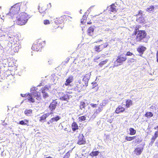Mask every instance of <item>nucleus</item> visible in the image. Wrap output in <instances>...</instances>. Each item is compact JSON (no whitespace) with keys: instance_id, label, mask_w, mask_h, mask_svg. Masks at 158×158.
Listing matches in <instances>:
<instances>
[{"instance_id":"nucleus-1","label":"nucleus","mask_w":158,"mask_h":158,"mask_svg":"<svg viewBox=\"0 0 158 158\" xmlns=\"http://www.w3.org/2000/svg\"><path fill=\"white\" fill-rule=\"evenodd\" d=\"M20 5L21 3H20L15 4L11 7L9 12L8 13L5 14V15H3L2 17L6 16L7 18H11L13 19V18L16 16L17 14L20 11Z\"/></svg>"},{"instance_id":"nucleus-2","label":"nucleus","mask_w":158,"mask_h":158,"mask_svg":"<svg viewBox=\"0 0 158 158\" xmlns=\"http://www.w3.org/2000/svg\"><path fill=\"white\" fill-rule=\"evenodd\" d=\"M133 34L137 35L136 40L138 42L147 43L148 40L146 36L147 35L146 32L143 30L139 31L138 29L135 30L133 32Z\"/></svg>"},{"instance_id":"nucleus-3","label":"nucleus","mask_w":158,"mask_h":158,"mask_svg":"<svg viewBox=\"0 0 158 158\" xmlns=\"http://www.w3.org/2000/svg\"><path fill=\"white\" fill-rule=\"evenodd\" d=\"M28 16L27 14L26 13H21L19 15L15 17L16 18V23L19 25H25L29 18H30Z\"/></svg>"},{"instance_id":"nucleus-4","label":"nucleus","mask_w":158,"mask_h":158,"mask_svg":"<svg viewBox=\"0 0 158 158\" xmlns=\"http://www.w3.org/2000/svg\"><path fill=\"white\" fill-rule=\"evenodd\" d=\"M36 89L37 88L35 87H32L31 89V94H28L29 95L28 100L33 103L35 102L34 99L33 98V97H36V98L37 100L40 99V93L37 92L36 90Z\"/></svg>"},{"instance_id":"nucleus-5","label":"nucleus","mask_w":158,"mask_h":158,"mask_svg":"<svg viewBox=\"0 0 158 158\" xmlns=\"http://www.w3.org/2000/svg\"><path fill=\"white\" fill-rule=\"evenodd\" d=\"M127 59L126 55H121L119 56L117 59L116 60L114 63V66L117 67L122 64L123 62Z\"/></svg>"},{"instance_id":"nucleus-6","label":"nucleus","mask_w":158,"mask_h":158,"mask_svg":"<svg viewBox=\"0 0 158 158\" xmlns=\"http://www.w3.org/2000/svg\"><path fill=\"white\" fill-rule=\"evenodd\" d=\"M0 44H1L2 48L6 51L12 49L13 44L11 43V42H9L8 41L6 40L2 42Z\"/></svg>"},{"instance_id":"nucleus-7","label":"nucleus","mask_w":158,"mask_h":158,"mask_svg":"<svg viewBox=\"0 0 158 158\" xmlns=\"http://www.w3.org/2000/svg\"><path fill=\"white\" fill-rule=\"evenodd\" d=\"M2 37H4L3 40H6L9 42H11V43L12 44H15L14 40L15 37L14 35L5 34V35L2 36Z\"/></svg>"},{"instance_id":"nucleus-8","label":"nucleus","mask_w":158,"mask_h":158,"mask_svg":"<svg viewBox=\"0 0 158 158\" xmlns=\"http://www.w3.org/2000/svg\"><path fill=\"white\" fill-rule=\"evenodd\" d=\"M58 105V102L56 100H54L50 103L49 106V108L51 111V113H53V111L56 108Z\"/></svg>"},{"instance_id":"nucleus-9","label":"nucleus","mask_w":158,"mask_h":158,"mask_svg":"<svg viewBox=\"0 0 158 158\" xmlns=\"http://www.w3.org/2000/svg\"><path fill=\"white\" fill-rule=\"evenodd\" d=\"M86 143L85 139L82 134H80L78 136L77 144L79 145L84 144Z\"/></svg>"},{"instance_id":"nucleus-10","label":"nucleus","mask_w":158,"mask_h":158,"mask_svg":"<svg viewBox=\"0 0 158 158\" xmlns=\"http://www.w3.org/2000/svg\"><path fill=\"white\" fill-rule=\"evenodd\" d=\"M42 44L41 43L38 41L37 43V44H34L32 47H31V49L33 50L36 51H41V48H42Z\"/></svg>"},{"instance_id":"nucleus-11","label":"nucleus","mask_w":158,"mask_h":158,"mask_svg":"<svg viewBox=\"0 0 158 158\" xmlns=\"http://www.w3.org/2000/svg\"><path fill=\"white\" fill-rule=\"evenodd\" d=\"M49 88V86L46 85L41 89L42 93L43 94V97L44 98H46L48 97V95L47 92Z\"/></svg>"},{"instance_id":"nucleus-12","label":"nucleus","mask_w":158,"mask_h":158,"mask_svg":"<svg viewBox=\"0 0 158 158\" xmlns=\"http://www.w3.org/2000/svg\"><path fill=\"white\" fill-rule=\"evenodd\" d=\"M91 75L90 73L86 74L84 77L82 81L84 82V84H83V87H86L88 86V81L89 80Z\"/></svg>"},{"instance_id":"nucleus-13","label":"nucleus","mask_w":158,"mask_h":158,"mask_svg":"<svg viewBox=\"0 0 158 158\" xmlns=\"http://www.w3.org/2000/svg\"><path fill=\"white\" fill-rule=\"evenodd\" d=\"M60 116L58 115H56V117L51 118L49 121L48 122L47 124L49 125L50 123L52 124L54 122H57L58 120H60Z\"/></svg>"},{"instance_id":"nucleus-14","label":"nucleus","mask_w":158,"mask_h":158,"mask_svg":"<svg viewBox=\"0 0 158 158\" xmlns=\"http://www.w3.org/2000/svg\"><path fill=\"white\" fill-rule=\"evenodd\" d=\"M155 8L154 6L151 5L146 8L145 10L146 11L150 13L154 14L156 12Z\"/></svg>"},{"instance_id":"nucleus-15","label":"nucleus","mask_w":158,"mask_h":158,"mask_svg":"<svg viewBox=\"0 0 158 158\" xmlns=\"http://www.w3.org/2000/svg\"><path fill=\"white\" fill-rule=\"evenodd\" d=\"M93 7V6L90 7V8H89L88 10H87L86 12L85 13L84 15L83 16V19H82L81 20V23L84 24V23H86V20L85 19L86 18V16L87 15V14L88 13V14H89V13L91 11L90 9Z\"/></svg>"},{"instance_id":"nucleus-16","label":"nucleus","mask_w":158,"mask_h":158,"mask_svg":"<svg viewBox=\"0 0 158 158\" xmlns=\"http://www.w3.org/2000/svg\"><path fill=\"white\" fill-rule=\"evenodd\" d=\"M143 150V147H142L136 148L134 151V152L136 155H140L142 153Z\"/></svg>"},{"instance_id":"nucleus-17","label":"nucleus","mask_w":158,"mask_h":158,"mask_svg":"<svg viewBox=\"0 0 158 158\" xmlns=\"http://www.w3.org/2000/svg\"><path fill=\"white\" fill-rule=\"evenodd\" d=\"M73 81V77L72 76H69L67 79L65 83L66 86H68L70 85V83L72 82Z\"/></svg>"},{"instance_id":"nucleus-18","label":"nucleus","mask_w":158,"mask_h":158,"mask_svg":"<svg viewBox=\"0 0 158 158\" xmlns=\"http://www.w3.org/2000/svg\"><path fill=\"white\" fill-rule=\"evenodd\" d=\"M125 108L121 106H119L115 110V113L118 114L120 112H123L125 110Z\"/></svg>"},{"instance_id":"nucleus-19","label":"nucleus","mask_w":158,"mask_h":158,"mask_svg":"<svg viewBox=\"0 0 158 158\" xmlns=\"http://www.w3.org/2000/svg\"><path fill=\"white\" fill-rule=\"evenodd\" d=\"M146 49V48L145 47L143 46H140L138 47L137 50L139 53L143 54Z\"/></svg>"},{"instance_id":"nucleus-20","label":"nucleus","mask_w":158,"mask_h":158,"mask_svg":"<svg viewBox=\"0 0 158 158\" xmlns=\"http://www.w3.org/2000/svg\"><path fill=\"white\" fill-rule=\"evenodd\" d=\"M14 48H13V51L15 52H18L19 49L21 47V46L20 45L17 44H13Z\"/></svg>"},{"instance_id":"nucleus-21","label":"nucleus","mask_w":158,"mask_h":158,"mask_svg":"<svg viewBox=\"0 0 158 158\" xmlns=\"http://www.w3.org/2000/svg\"><path fill=\"white\" fill-rule=\"evenodd\" d=\"M94 29V27H91L88 28L87 32L89 35L90 36H92L93 35Z\"/></svg>"},{"instance_id":"nucleus-22","label":"nucleus","mask_w":158,"mask_h":158,"mask_svg":"<svg viewBox=\"0 0 158 158\" xmlns=\"http://www.w3.org/2000/svg\"><path fill=\"white\" fill-rule=\"evenodd\" d=\"M60 99L61 100L68 101L69 100V98L68 95L67 94H64L63 96L60 97Z\"/></svg>"},{"instance_id":"nucleus-23","label":"nucleus","mask_w":158,"mask_h":158,"mask_svg":"<svg viewBox=\"0 0 158 158\" xmlns=\"http://www.w3.org/2000/svg\"><path fill=\"white\" fill-rule=\"evenodd\" d=\"M87 104L86 103H85L84 102H80V109L81 110H83L84 111L85 107L86 106Z\"/></svg>"},{"instance_id":"nucleus-24","label":"nucleus","mask_w":158,"mask_h":158,"mask_svg":"<svg viewBox=\"0 0 158 158\" xmlns=\"http://www.w3.org/2000/svg\"><path fill=\"white\" fill-rule=\"evenodd\" d=\"M116 7L114 4H112L110 6V11L113 12H116L117 9L116 8Z\"/></svg>"},{"instance_id":"nucleus-25","label":"nucleus","mask_w":158,"mask_h":158,"mask_svg":"<svg viewBox=\"0 0 158 158\" xmlns=\"http://www.w3.org/2000/svg\"><path fill=\"white\" fill-rule=\"evenodd\" d=\"M102 107H99L96 110L94 113L93 114V116L95 118L97 114L99 113L102 111Z\"/></svg>"},{"instance_id":"nucleus-26","label":"nucleus","mask_w":158,"mask_h":158,"mask_svg":"<svg viewBox=\"0 0 158 158\" xmlns=\"http://www.w3.org/2000/svg\"><path fill=\"white\" fill-rule=\"evenodd\" d=\"M72 130L73 131H75L76 130L78 129V126L77 123L73 122V123L72 125Z\"/></svg>"},{"instance_id":"nucleus-27","label":"nucleus","mask_w":158,"mask_h":158,"mask_svg":"<svg viewBox=\"0 0 158 158\" xmlns=\"http://www.w3.org/2000/svg\"><path fill=\"white\" fill-rule=\"evenodd\" d=\"M28 122V120L27 119H25L23 120H21L19 121V124L22 125H27L28 126L29 125H27Z\"/></svg>"},{"instance_id":"nucleus-28","label":"nucleus","mask_w":158,"mask_h":158,"mask_svg":"<svg viewBox=\"0 0 158 158\" xmlns=\"http://www.w3.org/2000/svg\"><path fill=\"white\" fill-rule=\"evenodd\" d=\"M126 102V106L127 108L131 106L132 105V102L131 100H127Z\"/></svg>"},{"instance_id":"nucleus-29","label":"nucleus","mask_w":158,"mask_h":158,"mask_svg":"<svg viewBox=\"0 0 158 158\" xmlns=\"http://www.w3.org/2000/svg\"><path fill=\"white\" fill-rule=\"evenodd\" d=\"M94 49L95 51L98 52L101 51L102 50V49L101 48L100 45L95 46Z\"/></svg>"},{"instance_id":"nucleus-30","label":"nucleus","mask_w":158,"mask_h":158,"mask_svg":"<svg viewBox=\"0 0 158 158\" xmlns=\"http://www.w3.org/2000/svg\"><path fill=\"white\" fill-rule=\"evenodd\" d=\"M130 133V135H134L136 132V131L133 128H129Z\"/></svg>"},{"instance_id":"nucleus-31","label":"nucleus","mask_w":158,"mask_h":158,"mask_svg":"<svg viewBox=\"0 0 158 158\" xmlns=\"http://www.w3.org/2000/svg\"><path fill=\"white\" fill-rule=\"evenodd\" d=\"M32 113V110H31L26 109L24 112L25 114L27 116H28Z\"/></svg>"},{"instance_id":"nucleus-32","label":"nucleus","mask_w":158,"mask_h":158,"mask_svg":"<svg viewBox=\"0 0 158 158\" xmlns=\"http://www.w3.org/2000/svg\"><path fill=\"white\" fill-rule=\"evenodd\" d=\"M46 118H47L45 117V116L44 114L42 116L40 117L39 121L40 122L43 123L45 121V120Z\"/></svg>"},{"instance_id":"nucleus-33","label":"nucleus","mask_w":158,"mask_h":158,"mask_svg":"<svg viewBox=\"0 0 158 158\" xmlns=\"http://www.w3.org/2000/svg\"><path fill=\"white\" fill-rule=\"evenodd\" d=\"M99 152L98 151H93L90 154V155L91 156H96L98 155Z\"/></svg>"},{"instance_id":"nucleus-34","label":"nucleus","mask_w":158,"mask_h":158,"mask_svg":"<svg viewBox=\"0 0 158 158\" xmlns=\"http://www.w3.org/2000/svg\"><path fill=\"white\" fill-rule=\"evenodd\" d=\"M78 119L80 122H81L84 121L86 119V117L85 115L79 117L78 118Z\"/></svg>"},{"instance_id":"nucleus-35","label":"nucleus","mask_w":158,"mask_h":158,"mask_svg":"<svg viewBox=\"0 0 158 158\" xmlns=\"http://www.w3.org/2000/svg\"><path fill=\"white\" fill-rule=\"evenodd\" d=\"M145 117L149 118L153 116V114L151 112H147L145 114Z\"/></svg>"},{"instance_id":"nucleus-36","label":"nucleus","mask_w":158,"mask_h":158,"mask_svg":"<svg viewBox=\"0 0 158 158\" xmlns=\"http://www.w3.org/2000/svg\"><path fill=\"white\" fill-rule=\"evenodd\" d=\"M108 44L107 42H106L103 44H102L100 45V46L101 47V48L103 49L104 48H106L108 46Z\"/></svg>"},{"instance_id":"nucleus-37","label":"nucleus","mask_w":158,"mask_h":158,"mask_svg":"<svg viewBox=\"0 0 158 158\" xmlns=\"http://www.w3.org/2000/svg\"><path fill=\"white\" fill-rule=\"evenodd\" d=\"M138 21L140 23H142L144 22L145 20L143 17H139L138 19H137Z\"/></svg>"},{"instance_id":"nucleus-38","label":"nucleus","mask_w":158,"mask_h":158,"mask_svg":"<svg viewBox=\"0 0 158 158\" xmlns=\"http://www.w3.org/2000/svg\"><path fill=\"white\" fill-rule=\"evenodd\" d=\"M107 62V60H105L102 61L99 64V65L101 67H102L103 65H104L105 64H106Z\"/></svg>"},{"instance_id":"nucleus-39","label":"nucleus","mask_w":158,"mask_h":158,"mask_svg":"<svg viewBox=\"0 0 158 158\" xmlns=\"http://www.w3.org/2000/svg\"><path fill=\"white\" fill-rule=\"evenodd\" d=\"M141 141H142V139H141V138H137L135 140L134 142L135 143L138 144L140 143Z\"/></svg>"},{"instance_id":"nucleus-40","label":"nucleus","mask_w":158,"mask_h":158,"mask_svg":"<svg viewBox=\"0 0 158 158\" xmlns=\"http://www.w3.org/2000/svg\"><path fill=\"white\" fill-rule=\"evenodd\" d=\"M2 31L1 29H0V41H2L4 40V37H2V36L5 35V34H2L1 32Z\"/></svg>"},{"instance_id":"nucleus-41","label":"nucleus","mask_w":158,"mask_h":158,"mask_svg":"<svg viewBox=\"0 0 158 158\" xmlns=\"http://www.w3.org/2000/svg\"><path fill=\"white\" fill-rule=\"evenodd\" d=\"M156 139L154 137H152L151 139V142L149 143V145L152 146L153 143H154Z\"/></svg>"},{"instance_id":"nucleus-42","label":"nucleus","mask_w":158,"mask_h":158,"mask_svg":"<svg viewBox=\"0 0 158 158\" xmlns=\"http://www.w3.org/2000/svg\"><path fill=\"white\" fill-rule=\"evenodd\" d=\"M70 156V153L69 152H68L65 154L63 158H69Z\"/></svg>"},{"instance_id":"nucleus-43","label":"nucleus","mask_w":158,"mask_h":158,"mask_svg":"<svg viewBox=\"0 0 158 158\" xmlns=\"http://www.w3.org/2000/svg\"><path fill=\"white\" fill-rule=\"evenodd\" d=\"M59 19L56 18V19L55 20L54 22L56 24H58L59 23H60L61 22L60 21H59Z\"/></svg>"},{"instance_id":"nucleus-44","label":"nucleus","mask_w":158,"mask_h":158,"mask_svg":"<svg viewBox=\"0 0 158 158\" xmlns=\"http://www.w3.org/2000/svg\"><path fill=\"white\" fill-rule=\"evenodd\" d=\"M44 23L45 25H47L50 23V21L48 20H44Z\"/></svg>"},{"instance_id":"nucleus-45","label":"nucleus","mask_w":158,"mask_h":158,"mask_svg":"<svg viewBox=\"0 0 158 158\" xmlns=\"http://www.w3.org/2000/svg\"><path fill=\"white\" fill-rule=\"evenodd\" d=\"M126 55V56H131L132 55L134 56V54L130 52H128L127 53Z\"/></svg>"},{"instance_id":"nucleus-46","label":"nucleus","mask_w":158,"mask_h":158,"mask_svg":"<svg viewBox=\"0 0 158 158\" xmlns=\"http://www.w3.org/2000/svg\"><path fill=\"white\" fill-rule=\"evenodd\" d=\"M158 131H156L155 132L154 134V136L153 137H154L156 139L158 137Z\"/></svg>"},{"instance_id":"nucleus-47","label":"nucleus","mask_w":158,"mask_h":158,"mask_svg":"<svg viewBox=\"0 0 158 158\" xmlns=\"http://www.w3.org/2000/svg\"><path fill=\"white\" fill-rule=\"evenodd\" d=\"M125 139L128 141H130L131 140V137H128L126 136L125 138Z\"/></svg>"},{"instance_id":"nucleus-48","label":"nucleus","mask_w":158,"mask_h":158,"mask_svg":"<svg viewBox=\"0 0 158 158\" xmlns=\"http://www.w3.org/2000/svg\"><path fill=\"white\" fill-rule=\"evenodd\" d=\"M90 105L93 107H97V105L96 104H94L93 103H91L90 104Z\"/></svg>"},{"instance_id":"nucleus-49","label":"nucleus","mask_w":158,"mask_h":158,"mask_svg":"<svg viewBox=\"0 0 158 158\" xmlns=\"http://www.w3.org/2000/svg\"><path fill=\"white\" fill-rule=\"evenodd\" d=\"M52 113H51V112L50 113H48L45 114H44V115L45 116V117H46V118L48 117L49 115L51 114H52Z\"/></svg>"},{"instance_id":"nucleus-50","label":"nucleus","mask_w":158,"mask_h":158,"mask_svg":"<svg viewBox=\"0 0 158 158\" xmlns=\"http://www.w3.org/2000/svg\"><path fill=\"white\" fill-rule=\"evenodd\" d=\"M21 95L22 97H25L26 96H28V97L29 96V95H28V94H21Z\"/></svg>"},{"instance_id":"nucleus-51","label":"nucleus","mask_w":158,"mask_h":158,"mask_svg":"<svg viewBox=\"0 0 158 158\" xmlns=\"http://www.w3.org/2000/svg\"><path fill=\"white\" fill-rule=\"evenodd\" d=\"M39 12L41 14H45V10L42 11L41 10L39 9Z\"/></svg>"},{"instance_id":"nucleus-52","label":"nucleus","mask_w":158,"mask_h":158,"mask_svg":"<svg viewBox=\"0 0 158 158\" xmlns=\"http://www.w3.org/2000/svg\"><path fill=\"white\" fill-rule=\"evenodd\" d=\"M156 57L157 59V61L158 63V51H157L156 54Z\"/></svg>"},{"instance_id":"nucleus-53","label":"nucleus","mask_w":158,"mask_h":158,"mask_svg":"<svg viewBox=\"0 0 158 158\" xmlns=\"http://www.w3.org/2000/svg\"><path fill=\"white\" fill-rule=\"evenodd\" d=\"M154 6V7H155V10L157 9L158 8V5H153Z\"/></svg>"},{"instance_id":"nucleus-54","label":"nucleus","mask_w":158,"mask_h":158,"mask_svg":"<svg viewBox=\"0 0 158 158\" xmlns=\"http://www.w3.org/2000/svg\"><path fill=\"white\" fill-rule=\"evenodd\" d=\"M102 103H103V104H105V106L106 105V101L105 100H103L102 102Z\"/></svg>"},{"instance_id":"nucleus-55","label":"nucleus","mask_w":158,"mask_h":158,"mask_svg":"<svg viewBox=\"0 0 158 158\" xmlns=\"http://www.w3.org/2000/svg\"><path fill=\"white\" fill-rule=\"evenodd\" d=\"M137 137L136 136L131 137V140H132V139H136L137 138Z\"/></svg>"},{"instance_id":"nucleus-56","label":"nucleus","mask_w":158,"mask_h":158,"mask_svg":"<svg viewBox=\"0 0 158 158\" xmlns=\"http://www.w3.org/2000/svg\"><path fill=\"white\" fill-rule=\"evenodd\" d=\"M48 62L49 63V64H51L52 63V61L50 60L48 61Z\"/></svg>"},{"instance_id":"nucleus-57","label":"nucleus","mask_w":158,"mask_h":158,"mask_svg":"<svg viewBox=\"0 0 158 158\" xmlns=\"http://www.w3.org/2000/svg\"><path fill=\"white\" fill-rule=\"evenodd\" d=\"M100 106H105V104H103V103H101L100 104Z\"/></svg>"},{"instance_id":"nucleus-58","label":"nucleus","mask_w":158,"mask_h":158,"mask_svg":"<svg viewBox=\"0 0 158 158\" xmlns=\"http://www.w3.org/2000/svg\"><path fill=\"white\" fill-rule=\"evenodd\" d=\"M97 84L96 83H94V84L93 85L94 86H96L97 85Z\"/></svg>"},{"instance_id":"nucleus-59","label":"nucleus","mask_w":158,"mask_h":158,"mask_svg":"<svg viewBox=\"0 0 158 158\" xmlns=\"http://www.w3.org/2000/svg\"><path fill=\"white\" fill-rule=\"evenodd\" d=\"M102 40H98L97 41H96L95 42L96 43H98V42H100V41H102Z\"/></svg>"},{"instance_id":"nucleus-60","label":"nucleus","mask_w":158,"mask_h":158,"mask_svg":"<svg viewBox=\"0 0 158 158\" xmlns=\"http://www.w3.org/2000/svg\"><path fill=\"white\" fill-rule=\"evenodd\" d=\"M154 129H158V125L157 126V127H155L154 128Z\"/></svg>"},{"instance_id":"nucleus-61","label":"nucleus","mask_w":158,"mask_h":158,"mask_svg":"<svg viewBox=\"0 0 158 158\" xmlns=\"http://www.w3.org/2000/svg\"><path fill=\"white\" fill-rule=\"evenodd\" d=\"M49 5H50V7H51V3H49V4H48V6H49Z\"/></svg>"},{"instance_id":"nucleus-62","label":"nucleus","mask_w":158,"mask_h":158,"mask_svg":"<svg viewBox=\"0 0 158 158\" xmlns=\"http://www.w3.org/2000/svg\"><path fill=\"white\" fill-rule=\"evenodd\" d=\"M156 42L157 43V48H158V40H157Z\"/></svg>"},{"instance_id":"nucleus-63","label":"nucleus","mask_w":158,"mask_h":158,"mask_svg":"<svg viewBox=\"0 0 158 158\" xmlns=\"http://www.w3.org/2000/svg\"><path fill=\"white\" fill-rule=\"evenodd\" d=\"M69 58H67V61H69Z\"/></svg>"},{"instance_id":"nucleus-64","label":"nucleus","mask_w":158,"mask_h":158,"mask_svg":"<svg viewBox=\"0 0 158 158\" xmlns=\"http://www.w3.org/2000/svg\"><path fill=\"white\" fill-rule=\"evenodd\" d=\"M27 2H26L25 3L24 2V5H26L27 3Z\"/></svg>"}]
</instances>
